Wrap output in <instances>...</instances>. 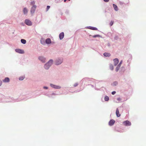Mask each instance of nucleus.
Masks as SVG:
<instances>
[{"mask_svg":"<svg viewBox=\"0 0 146 146\" xmlns=\"http://www.w3.org/2000/svg\"><path fill=\"white\" fill-rule=\"evenodd\" d=\"M53 61L52 60H50L49 62L46 64L44 65V68L46 69H48L52 64Z\"/></svg>","mask_w":146,"mask_h":146,"instance_id":"1","label":"nucleus"},{"mask_svg":"<svg viewBox=\"0 0 146 146\" xmlns=\"http://www.w3.org/2000/svg\"><path fill=\"white\" fill-rule=\"evenodd\" d=\"M123 125L125 126H129L131 125V123L128 120L124 121L123 123Z\"/></svg>","mask_w":146,"mask_h":146,"instance_id":"2","label":"nucleus"},{"mask_svg":"<svg viewBox=\"0 0 146 146\" xmlns=\"http://www.w3.org/2000/svg\"><path fill=\"white\" fill-rule=\"evenodd\" d=\"M63 60L62 59H58L56 60L55 62V64L59 65L61 64Z\"/></svg>","mask_w":146,"mask_h":146,"instance_id":"3","label":"nucleus"},{"mask_svg":"<svg viewBox=\"0 0 146 146\" xmlns=\"http://www.w3.org/2000/svg\"><path fill=\"white\" fill-rule=\"evenodd\" d=\"M25 23L26 24L28 25L31 26L32 25V23L31 22L29 19L25 20Z\"/></svg>","mask_w":146,"mask_h":146,"instance_id":"4","label":"nucleus"},{"mask_svg":"<svg viewBox=\"0 0 146 146\" xmlns=\"http://www.w3.org/2000/svg\"><path fill=\"white\" fill-rule=\"evenodd\" d=\"M36 8V6L35 5H34L32 7L31 10V14H33L35 12Z\"/></svg>","mask_w":146,"mask_h":146,"instance_id":"5","label":"nucleus"},{"mask_svg":"<svg viewBox=\"0 0 146 146\" xmlns=\"http://www.w3.org/2000/svg\"><path fill=\"white\" fill-rule=\"evenodd\" d=\"M15 51L19 53L23 54L24 53V51L23 50L20 49H16L15 50Z\"/></svg>","mask_w":146,"mask_h":146,"instance_id":"6","label":"nucleus"},{"mask_svg":"<svg viewBox=\"0 0 146 146\" xmlns=\"http://www.w3.org/2000/svg\"><path fill=\"white\" fill-rule=\"evenodd\" d=\"M38 59L42 62H45V58L43 56H40L39 57Z\"/></svg>","mask_w":146,"mask_h":146,"instance_id":"7","label":"nucleus"},{"mask_svg":"<svg viewBox=\"0 0 146 146\" xmlns=\"http://www.w3.org/2000/svg\"><path fill=\"white\" fill-rule=\"evenodd\" d=\"M115 123V121L113 119H111L109 122V124L110 126L112 125Z\"/></svg>","mask_w":146,"mask_h":146,"instance_id":"8","label":"nucleus"},{"mask_svg":"<svg viewBox=\"0 0 146 146\" xmlns=\"http://www.w3.org/2000/svg\"><path fill=\"white\" fill-rule=\"evenodd\" d=\"M51 86L54 88L59 89L61 88V87L59 86H56L52 84H50Z\"/></svg>","mask_w":146,"mask_h":146,"instance_id":"9","label":"nucleus"},{"mask_svg":"<svg viewBox=\"0 0 146 146\" xmlns=\"http://www.w3.org/2000/svg\"><path fill=\"white\" fill-rule=\"evenodd\" d=\"M64 34L63 32H62L60 33L59 34V38L60 39L62 40V39L64 37Z\"/></svg>","mask_w":146,"mask_h":146,"instance_id":"10","label":"nucleus"},{"mask_svg":"<svg viewBox=\"0 0 146 146\" xmlns=\"http://www.w3.org/2000/svg\"><path fill=\"white\" fill-rule=\"evenodd\" d=\"M115 66H116L119 62V60L117 58H115L113 60Z\"/></svg>","mask_w":146,"mask_h":146,"instance_id":"11","label":"nucleus"},{"mask_svg":"<svg viewBox=\"0 0 146 146\" xmlns=\"http://www.w3.org/2000/svg\"><path fill=\"white\" fill-rule=\"evenodd\" d=\"M10 81V79L8 77L5 78L3 80V81L4 82H8Z\"/></svg>","mask_w":146,"mask_h":146,"instance_id":"12","label":"nucleus"},{"mask_svg":"<svg viewBox=\"0 0 146 146\" xmlns=\"http://www.w3.org/2000/svg\"><path fill=\"white\" fill-rule=\"evenodd\" d=\"M116 115L117 117H119L121 115L119 113V111L118 108L116 109Z\"/></svg>","mask_w":146,"mask_h":146,"instance_id":"13","label":"nucleus"},{"mask_svg":"<svg viewBox=\"0 0 146 146\" xmlns=\"http://www.w3.org/2000/svg\"><path fill=\"white\" fill-rule=\"evenodd\" d=\"M23 11L24 14H27L28 12V11L27 9L26 8H24L23 10Z\"/></svg>","mask_w":146,"mask_h":146,"instance_id":"14","label":"nucleus"},{"mask_svg":"<svg viewBox=\"0 0 146 146\" xmlns=\"http://www.w3.org/2000/svg\"><path fill=\"white\" fill-rule=\"evenodd\" d=\"M46 42L47 44H50L51 43V40L50 38H48L46 40Z\"/></svg>","mask_w":146,"mask_h":146,"instance_id":"15","label":"nucleus"},{"mask_svg":"<svg viewBox=\"0 0 146 146\" xmlns=\"http://www.w3.org/2000/svg\"><path fill=\"white\" fill-rule=\"evenodd\" d=\"M113 8L115 11H117L118 10V9L117 7V6L116 5H115V4H113Z\"/></svg>","mask_w":146,"mask_h":146,"instance_id":"16","label":"nucleus"},{"mask_svg":"<svg viewBox=\"0 0 146 146\" xmlns=\"http://www.w3.org/2000/svg\"><path fill=\"white\" fill-rule=\"evenodd\" d=\"M104 55L106 57H109L110 56V54L109 53L105 52L104 54Z\"/></svg>","mask_w":146,"mask_h":146,"instance_id":"17","label":"nucleus"},{"mask_svg":"<svg viewBox=\"0 0 146 146\" xmlns=\"http://www.w3.org/2000/svg\"><path fill=\"white\" fill-rule=\"evenodd\" d=\"M90 29L92 30H97L98 29L96 27H90V28H89Z\"/></svg>","mask_w":146,"mask_h":146,"instance_id":"18","label":"nucleus"},{"mask_svg":"<svg viewBox=\"0 0 146 146\" xmlns=\"http://www.w3.org/2000/svg\"><path fill=\"white\" fill-rule=\"evenodd\" d=\"M21 42L22 43H23V44H25L26 42V40H25L24 39H21Z\"/></svg>","mask_w":146,"mask_h":146,"instance_id":"19","label":"nucleus"},{"mask_svg":"<svg viewBox=\"0 0 146 146\" xmlns=\"http://www.w3.org/2000/svg\"><path fill=\"white\" fill-rule=\"evenodd\" d=\"M104 100L106 101H108L109 100L108 97L107 96H105L104 97Z\"/></svg>","mask_w":146,"mask_h":146,"instance_id":"20","label":"nucleus"},{"mask_svg":"<svg viewBox=\"0 0 146 146\" xmlns=\"http://www.w3.org/2000/svg\"><path fill=\"white\" fill-rule=\"evenodd\" d=\"M110 70H113V67L112 64H110Z\"/></svg>","mask_w":146,"mask_h":146,"instance_id":"21","label":"nucleus"},{"mask_svg":"<svg viewBox=\"0 0 146 146\" xmlns=\"http://www.w3.org/2000/svg\"><path fill=\"white\" fill-rule=\"evenodd\" d=\"M25 77L24 76H21L19 77V79L20 80H23L24 78Z\"/></svg>","mask_w":146,"mask_h":146,"instance_id":"22","label":"nucleus"},{"mask_svg":"<svg viewBox=\"0 0 146 146\" xmlns=\"http://www.w3.org/2000/svg\"><path fill=\"white\" fill-rule=\"evenodd\" d=\"M93 38H96V37H100V36L99 35H96L92 36Z\"/></svg>","mask_w":146,"mask_h":146,"instance_id":"23","label":"nucleus"},{"mask_svg":"<svg viewBox=\"0 0 146 146\" xmlns=\"http://www.w3.org/2000/svg\"><path fill=\"white\" fill-rule=\"evenodd\" d=\"M120 67V66H119L118 65L117 67H116V70L117 72L118 71Z\"/></svg>","mask_w":146,"mask_h":146,"instance_id":"24","label":"nucleus"},{"mask_svg":"<svg viewBox=\"0 0 146 146\" xmlns=\"http://www.w3.org/2000/svg\"><path fill=\"white\" fill-rule=\"evenodd\" d=\"M113 21H111L110 23V25L111 26L113 25Z\"/></svg>","mask_w":146,"mask_h":146,"instance_id":"25","label":"nucleus"},{"mask_svg":"<svg viewBox=\"0 0 146 146\" xmlns=\"http://www.w3.org/2000/svg\"><path fill=\"white\" fill-rule=\"evenodd\" d=\"M50 7L49 6H47L46 8V11H48L49 9L50 8Z\"/></svg>","mask_w":146,"mask_h":146,"instance_id":"26","label":"nucleus"},{"mask_svg":"<svg viewBox=\"0 0 146 146\" xmlns=\"http://www.w3.org/2000/svg\"><path fill=\"white\" fill-rule=\"evenodd\" d=\"M117 84V82H115L113 83V85H116Z\"/></svg>","mask_w":146,"mask_h":146,"instance_id":"27","label":"nucleus"},{"mask_svg":"<svg viewBox=\"0 0 146 146\" xmlns=\"http://www.w3.org/2000/svg\"><path fill=\"white\" fill-rule=\"evenodd\" d=\"M78 85V84L77 83H76L74 84V86L76 87Z\"/></svg>","mask_w":146,"mask_h":146,"instance_id":"28","label":"nucleus"},{"mask_svg":"<svg viewBox=\"0 0 146 146\" xmlns=\"http://www.w3.org/2000/svg\"><path fill=\"white\" fill-rule=\"evenodd\" d=\"M115 93H116V92L115 91H113L112 92L111 94L113 95H114V94H115Z\"/></svg>","mask_w":146,"mask_h":146,"instance_id":"29","label":"nucleus"},{"mask_svg":"<svg viewBox=\"0 0 146 146\" xmlns=\"http://www.w3.org/2000/svg\"><path fill=\"white\" fill-rule=\"evenodd\" d=\"M122 61H121L118 66H120V65L122 64Z\"/></svg>","mask_w":146,"mask_h":146,"instance_id":"30","label":"nucleus"},{"mask_svg":"<svg viewBox=\"0 0 146 146\" xmlns=\"http://www.w3.org/2000/svg\"><path fill=\"white\" fill-rule=\"evenodd\" d=\"M117 100H118V101H121V99L120 98H119L117 99Z\"/></svg>","mask_w":146,"mask_h":146,"instance_id":"31","label":"nucleus"},{"mask_svg":"<svg viewBox=\"0 0 146 146\" xmlns=\"http://www.w3.org/2000/svg\"><path fill=\"white\" fill-rule=\"evenodd\" d=\"M104 1L105 2H108L109 1V0H104Z\"/></svg>","mask_w":146,"mask_h":146,"instance_id":"32","label":"nucleus"},{"mask_svg":"<svg viewBox=\"0 0 146 146\" xmlns=\"http://www.w3.org/2000/svg\"><path fill=\"white\" fill-rule=\"evenodd\" d=\"M44 88L46 89H48V88L44 86Z\"/></svg>","mask_w":146,"mask_h":146,"instance_id":"33","label":"nucleus"},{"mask_svg":"<svg viewBox=\"0 0 146 146\" xmlns=\"http://www.w3.org/2000/svg\"><path fill=\"white\" fill-rule=\"evenodd\" d=\"M2 84V82L1 81H0V86H1Z\"/></svg>","mask_w":146,"mask_h":146,"instance_id":"34","label":"nucleus"},{"mask_svg":"<svg viewBox=\"0 0 146 146\" xmlns=\"http://www.w3.org/2000/svg\"><path fill=\"white\" fill-rule=\"evenodd\" d=\"M33 3V4H34V2H32V3H32V4Z\"/></svg>","mask_w":146,"mask_h":146,"instance_id":"35","label":"nucleus"},{"mask_svg":"<svg viewBox=\"0 0 146 146\" xmlns=\"http://www.w3.org/2000/svg\"><path fill=\"white\" fill-rule=\"evenodd\" d=\"M66 0H64V1L65 2L66 1Z\"/></svg>","mask_w":146,"mask_h":146,"instance_id":"36","label":"nucleus"}]
</instances>
